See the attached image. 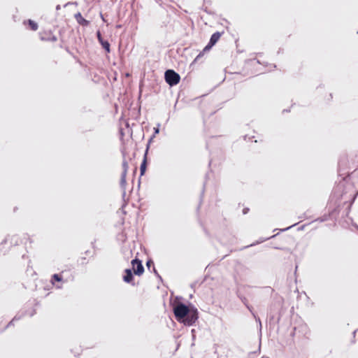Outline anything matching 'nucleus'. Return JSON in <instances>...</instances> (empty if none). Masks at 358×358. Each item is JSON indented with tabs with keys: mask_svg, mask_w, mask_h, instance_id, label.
I'll use <instances>...</instances> for the list:
<instances>
[{
	"mask_svg": "<svg viewBox=\"0 0 358 358\" xmlns=\"http://www.w3.org/2000/svg\"><path fill=\"white\" fill-rule=\"evenodd\" d=\"M24 315V313H22L21 315H19V314L16 315L13 318V320L8 323V324L6 326V327L3 329L1 330V331H3L5 329L8 328L9 327L13 326L14 321H17V320H20Z\"/></svg>",
	"mask_w": 358,
	"mask_h": 358,
	"instance_id": "9b49d317",
	"label": "nucleus"
},
{
	"mask_svg": "<svg viewBox=\"0 0 358 358\" xmlns=\"http://www.w3.org/2000/svg\"><path fill=\"white\" fill-rule=\"evenodd\" d=\"M35 314H36V310H35V309H33V310L30 312V313H29V316H30V317H32V316H34Z\"/></svg>",
	"mask_w": 358,
	"mask_h": 358,
	"instance_id": "b1692460",
	"label": "nucleus"
},
{
	"mask_svg": "<svg viewBox=\"0 0 358 358\" xmlns=\"http://www.w3.org/2000/svg\"><path fill=\"white\" fill-rule=\"evenodd\" d=\"M122 168H123L122 173H125V174H127V170L129 168V165H128L127 160H125V159H124L122 162Z\"/></svg>",
	"mask_w": 358,
	"mask_h": 358,
	"instance_id": "dca6fc26",
	"label": "nucleus"
},
{
	"mask_svg": "<svg viewBox=\"0 0 358 358\" xmlns=\"http://www.w3.org/2000/svg\"><path fill=\"white\" fill-rule=\"evenodd\" d=\"M75 18L77 21V22L83 26V27H87L89 24H90V21L89 20H85L81 15L80 13H77L76 14H75Z\"/></svg>",
	"mask_w": 358,
	"mask_h": 358,
	"instance_id": "6e6552de",
	"label": "nucleus"
},
{
	"mask_svg": "<svg viewBox=\"0 0 358 358\" xmlns=\"http://www.w3.org/2000/svg\"><path fill=\"white\" fill-rule=\"evenodd\" d=\"M356 332H357V331H356V330H355V331H354V332H353L354 336L356 334Z\"/></svg>",
	"mask_w": 358,
	"mask_h": 358,
	"instance_id": "473e14b6",
	"label": "nucleus"
},
{
	"mask_svg": "<svg viewBox=\"0 0 358 358\" xmlns=\"http://www.w3.org/2000/svg\"><path fill=\"white\" fill-rule=\"evenodd\" d=\"M125 274L123 276V280L127 283H131L134 280V275L130 268H127L124 271Z\"/></svg>",
	"mask_w": 358,
	"mask_h": 358,
	"instance_id": "1a4fd4ad",
	"label": "nucleus"
},
{
	"mask_svg": "<svg viewBox=\"0 0 358 358\" xmlns=\"http://www.w3.org/2000/svg\"><path fill=\"white\" fill-rule=\"evenodd\" d=\"M153 271H154V273L156 275V276L162 281V278L161 275L157 273V271L155 269V266H153Z\"/></svg>",
	"mask_w": 358,
	"mask_h": 358,
	"instance_id": "412c9836",
	"label": "nucleus"
},
{
	"mask_svg": "<svg viewBox=\"0 0 358 358\" xmlns=\"http://www.w3.org/2000/svg\"><path fill=\"white\" fill-rule=\"evenodd\" d=\"M248 211H249V208H243V213L244 215H245L246 213H248Z\"/></svg>",
	"mask_w": 358,
	"mask_h": 358,
	"instance_id": "cd10ccee",
	"label": "nucleus"
},
{
	"mask_svg": "<svg viewBox=\"0 0 358 358\" xmlns=\"http://www.w3.org/2000/svg\"><path fill=\"white\" fill-rule=\"evenodd\" d=\"M152 137H151L150 139L149 140V142H148V143L147 145V148H146V150H145V153L144 155V157H143V162H141V166H140L141 176L144 175V173H145V172L146 171V168H147V153H148V149H149L150 143L152 141Z\"/></svg>",
	"mask_w": 358,
	"mask_h": 358,
	"instance_id": "0eeeda50",
	"label": "nucleus"
},
{
	"mask_svg": "<svg viewBox=\"0 0 358 358\" xmlns=\"http://www.w3.org/2000/svg\"><path fill=\"white\" fill-rule=\"evenodd\" d=\"M131 264L134 267V274L136 275H141L144 272V267L142 264V262L138 258L132 259Z\"/></svg>",
	"mask_w": 358,
	"mask_h": 358,
	"instance_id": "20e7f679",
	"label": "nucleus"
},
{
	"mask_svg": "<svg viewBox=\"0 0 358 358\" xmlns=\"http://www.w3.org/2000/svg\"><path fill=\"white\" fill-rule=\"evenodd\" d=\"M126 176L125 173H122L121 174V178H120V186L122 187H124L126 185Z\"/></svg>",
	"mask_w": 358,
	"mask_h": 358,
	"instance_id": "2eb2a0df",
	"label": "nucleus"
},
{
	"mask_svg": "<svg viewBox=\"0 0 358 358\" xmlns=\"http://www.w3.org/2000/svg\"><path fill=\"white\" fill-rule=\"evenodd\" d=\"M101 19H102L103 21L105 20H104V17L103 16V15H102L101 13Z\"/></svg>",
	"mask_w": 358,
	"mask_h": 358,
	"instance_id": "c756f323",
	"label": "nucleus"
},
{
	"mask_svg": "<svg viewBox=\"0 0 358 358\" xmlns=\"http://www.w3.org/2000/svg\"><path fill=\"white\" fill-rule=\"evenodd\" d=\"M70 4H75V5H77V2H68L66 3L64 7H66L67 6L70 5Z\"/></svg>",
	"mask_w": 358,
	"mask_h": 358,
	"instance_id": "393cba45",
	"label": "nucleus"
},
{
	"mask_svg": "<svg viewBox=\"0 0 358 358\" xmlns=\"http://www.w3.org/2000/svg\"><path fill=\"white\" fill-rule=\"evenodd\" d=\"M92 245L93 248H94V243H92Z\"/></svg>",
	"mask_w": 358,
	"mask_h": 358,
	"instance_id": "2f4dec72",
	"label": "nucleus"
},
{
	"mask_svg": "<svg viewBox=\"0 0 358 358\" xmlns=\"http://www.w3.org/2000/svg\"><path fill=\"white\" fill-rule=\"evenodd\" d=\"M173 310L176 320L186 326L193 325L199 318L198 310L192 303L187 306L179 302L173 306Z\"/></svg>",
	"mask_w": 358,
	"mask_h": 358,
	"instance_id": "f257e3e1",
	"label": "nucleus"
},
{
	"mask_svg": "<svg viewBox=\"0 0 358 358\" xmlns=\"http://www.w3.org/2000/svg\"><path fill=\"white\" fill-rule=\"evenodd\" d=\"M246 308L250 310V312L252 314L253 310H252V307L251 306L249 305V303L246 304Z\"/></svg>",
	"mask_w": 358,
	"mask_h": 358,
	"instance_id": "4be33fe9",
	"label": "nucleus"
},
{
	"mask_svg": "<svg viewBox=\"0 0 358 358\" xmlns=\"http://www.w3.org/2000/svg\"><path fill=\"white\" fill-rule=\"evenodd\" d=\"M238 297L240 298L241 301L243 303V304L245 306H246V304L248 303V299H246V297L243 296H238Z\"/></svg>",
	"mask_w": 358,
	"mask_h": 358,
	"instance_id": "6ab92c4d",
	"label": "nucleus"
},
{
	"mask_svg": "<svg viewBox=\"0 0 358 358\" xmlns=\"http://www.w3.org/2000/svg\"><path fill=\"white\" fill-rule=\"evenodd\" d=\"M252 316L255 317V320L257 322H259V329L261 330L262 329V322H261L260 318L259 317H257L255 313H252Z\"/></svg>",
	"mask_w": 358,
	"mask_h": 358,
	"instance_id": "a211bd4d",
	"label": "nucleus"
},
{
	"mask_svg": "<svg viewBox=\"0 0 358 358\" xmlns=\"http://www.w3.org/2000/svg\"><path fill=\"white\" fill-rule=\"evenodd\" d=\"M96 37H97V39H98L99 42L101 45L102 48L107 52H110V43H109V42L108 41L103 40V38H102L101 34L99 30L96 31Z\"/></svg>",
	"mask_w": 358,
	"mask_h": 358,
	"instance_id": "423d86ee",
	"label": "nucleus"
},
{
	"mask_svg": "<svg viewBox=\"0 0 358 358\" xmlns=\"http://www.w3.org/2000/svg\"><path fill=\"white\" fill-rule=\"evenodd\" d=\"M154 131H154V134H158V133L159 132V127H155V128H154Z\"/></svg>",
	"mask_w": 358,
	"mask_h": 358,
	"instance_id": "a878e982",
	"label": "nucleus"
},
{
	"mask_svg": "<svg viewBox=\"0 0 358 358\" xmlns=\"http://www.w3.org/2000/svg\"><path fill=\"white\" fill-rule=\"evenodd\" d=\"M213 46H214L213 44L210 45V43L208 42V43L205 46V48L203 50V52H205L206 51L210 50Z\"/></svg>",
	"mask_w": 358,
	"mask_h": 358,
	"instance_id": "f3484780",
	"label": "nucleus"
},
{
	"mask_svg": "<svg viewBox=\"0 0 358 358\" xmlns=\"http://www.w3.org/2000/svg\"><path fill=\"white\" fill-rule=\"evenodd\" d=\"M62 273H55L52 275L50 282L52 285L55 287L56 289H62V285L59 284H55V282H64Z\"/></svg>",
	"mask_w": 358,
	"mask_h": 358,
	"instance_id": "39448f33",
	"label": "nucleus"
},
{
	"mask_svg": "<svg viewBox=\"0 0 358 358\" xmlns=\"http://www.w3.org/2000/svg\"><path fill=\"white\" fill-rule=\"evenodd\" d=\"M276 236L277 235L275 234V235L271 236V237H268V238H260L259 241H257L255 243H253L250 244V245L245 246V248L256 245H257L259 243H263V242L266 241V240L275 238Z\"/></svg>",
	"mask_w": 358,
	"mask_h": 358,
	"instance_id": "f8f14e48",
	"label": "nucleus"
},
{
	"mask_svg": "<svg viewBox=\"0 0 358 358\" xmlns=\"http://www.w3.org/2000/svg\"><path fill=\"white\" fill-rule=\"evenodd\" d=\"M275 249H278V250H282V248H278V247H275Z\"/></svg>",
	"mask_w": 358,
	"mask_h": 358,
	"instance_id": "7c9ffc66",
	"label": "nucleus"
},
{
	"mask_svg": "<svg viewBox=\"0 0 358 358\" xmlns=\"http://www.w3.org/2000/svg\"><path fill=\"white\" fill-rule=\"evenodd\" d=\"M295 225H296V224H292V225H291V226H289V227H286V228H285V229H281V231H287V230H289V229H291L292 227H294V226H295Z\"/></svg>",
	"mask_w": 358,
	"mask_h": 358,
	"instance_id": "5701e85b",
	"label": "nucleus"
},
{
	"mask_svg": "<svg viewBox=\"0 0 358 358\" xmlns=\"http://www.w3.org/2000/svg\"><path fill=\"white\" fill-rule=\"evenodd\" d=\"M221 35H222V33H220L219 31H216V32L213 33L211 35L210 40H209V43H210V45L213 44V45H215L216 44V43L218 41V40L220 39Z\"/></svg>",
	"mask_w": 358,
	"mask_h": 358,
	"instance_id": "9d476101",
	"label": "nucleus"
},
{
	"mask_svg": "<svg viewBox=\"0 0 358 358\" xmlns=\"http://www.w3.org/2000/svg\"><path fill=\"white\" fill-rule=\"evenodd\" d=\"M164 79L169 86L173 87L179 83L180 76L174 70L168 69L164 73Z\"/></svg>",
	"mask_w": 358,
	"mask_h": 358,
	"instance_id": "7ed1b4c3",
	"label": "nucleus"
},
{
	"mask_svg": "<svg viewBox=\"0 0 358 358\" xmlns=\"http://www.w3.org/2000/svg\"><path fill=\"white\" fill-rule=\"evenodd\" d=\"M41 41H52V42H55L57 41V38L55 35H52V34H50V36L48 37L41 36Z\"/></svg>",
	"mask_w": 358,
	"mask_h": 358,
	"instance_id": "ddd939ff",
	"label": "nucleus"
},
{
	"mask_svg": "<svg viewBox=\"0 0 358 358\" xmlns=\"http://www.w3.org/2000/svg\"><path fill=\"white\" fill-rule=\"evenodd\" d=\"M146 264H147L148 268H150L151 264L154 266L153 262H152V261H148Z\"/></svg>",
	"mask_w": 358,
	"mask_h": 358,
	"instance_id": "bb28decb",
	"label": "nucleus"
},
{
	"mask_svg": "<svg viewBox=\"0 0 358 358\" xmlns=\"http://www.w3.org/2000/svg\"><path fill=\"white\" fill-rule=\"evenodd\" d=\"M203 55H204V52H203V51H202V52H200V53H199V54L196 57V58H195V59H194V62H198V61L200 59V58H201V57H202L203 56Z\"/></svg>",
	"mask_w": 358,
	"mask_h": 358,
	"instance_id": "aec40b11",
	"label": "nucleus"
},
{
	"mask_svg": "<svg viewBox=\"0 0 358 358\" xmlns=\"http://www.w3.org/2000/svg\"><path fill=\"white\" fill-rule=\"evenodd\" d=\"M60 9H61V6H60V5H57V6H56V10H59Z\"/></svg>",
	"mask_w": 358,
	"mask_h": 358,
	"instance_id": "c85d7f7f",
	"label": "nucleus"
},
{
	"mask_svg": "<svg viewBox=\"0 0 358 358\" xmlns=\"http://www.w3.org/2000/svg\"><path fill=\"white\" fill-rule=\"evenodd\" d=\"M29 239L27 234H24L22 237L17 234L15 235H8L0 243V250H3L4 249V245L9 243L10 246L18 245L20 243H23L24 240Z\"/></svg>",
	"mask_w": 358,
	"mask_h": 358,
	"instance_id": "f03ea898",
	"label": "nucleus"
},
{
	"mask_svg": "<svg viewBox=\"0 0 358 358\" xmlns=\"http://www.w3.org/2000/svg\"><path fill=\"white\" fill-rule=\"evenodd\" d=\"M357 34H358V31H357Z\"/></svg>",
	"mask_w": 358,
	"mask_h": 358,
	"instance_id": "72a5a7b5",
	"label": "nucleus"
},
{
	"mask_svg": "<svg viewBox=\"0 0 358 358\" xmlns=\"http://www.w3.org/2000/svg\"><path fill=\"white\" fill-rule=\"evenodd\" d=\"M27 22V24L30 26V28L31 30H33V31L37 30L38 24L36 22H35L32 20H28Z\"/></svg>",
	"mask_w": 358,
	"mask_h": 358,
	"instance_id": "4468645a",
	"label": "nucleus"
}]
</instances>
